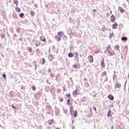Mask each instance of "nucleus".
<instances>
[{
	"mask_svg": "<svg viewBox=\"0 0 129 129\" xmlns=\"http://www.w3.org/2000/svg\"><path fill=\"white\" fill-rule=\"evenodd\" d=\"M106 51H107L108 53L111 56H112V55L114 54V51L112 50V49L111 48V46L110 45H108L107 46Z\"/></svg>",
	"mask_w": 129,
	"mask_h": 129,
	"instance_id": "f257e3e1",
	"label": "nucleus"
},
{
	"mask_svg": "<svg viewBox=\"0 0 129 129\" xmlns=\"http://www.w3.org/2000/svg\"><path fill=\"white\" fill-rule=\"evenodd\" d=\"M68 105H69V106H70V112L71 113V115H73V111H74V108L73 107V106L72 105V104H71V103L69 102V103H67Z\"/></svg>",
	"mask_w": 129,
	"mask_h": 129,
	"instance_id": "f03ea898",
	"label": "nucleus"
},
{
	"mask_svg": "<svg viewBox=\"0 0 129 129\" xmlns=\"http://www.w3.org/2000/svg\"><path fill=\"white\" fill-rule=\"evenodd\" d=\"M101 66L102 68H104L105 67V63H104V58H102V60L101 61Z\"/></svg>",
	"mask_w": 129,
	"mask_h": 129,
	"instance_id": "7ed1b4c3",
	"label": "nucleus"
},
{
	"mask_svg": "<svg viewBox=\"0 0 129 129\" xmlns=\"http://www.w3.org/2000/svg\"><path fill=\"white\" fill-rule=\"evenodd\" d=\"M121 87V84L119 82H117V83L115 85V88L116 89L117 88H120Z\"/></svg>",
	"mask_w": 129,
	"mask_h": 129,
	"instance_id": "20e7f679",
	"label": "nucleus"
},
{
	"mask_svg": "<svg viewBox=\"0 0 129 129\" xmlns=\"http://www.w3.org/2000/svg\"><path fill=\"white\" fill-rule=\"evenodd\" d=\"M117 27H118V24H117V23L115 22L114 24H113L112 29H114L115 30V29H117Z\"/></svg>",
	"mask_w": 129,
	"mask_h": 129,
	"instance_id": "39448f33",
	"label": "nucleus"
},
{
	"mask_svg": "<svg viewBox=\"0 0 129 129\" xmlns=\"http://www.w3.org/2000/svg\"><path fill=\"white\" fill-rule=\"evenodd\" d=\"M110 21L111 23H114L115 21V17H114V15H112L110 17Z\"/></svg>",
	"mask_w": 129,
	"mask_h": 129,
	"instance_id": "423d86ee",
	"label": "nucleus"
},
{
	"mask_svg": "<svg viewBox=\"0 0 129 129\" xmlns=\"http://www.w3.org/2000/svg\"><path fill=\"white\" fill-rule=\"evenodd\" d=\"M88 60L90 63H93V56L92 55H90L88 57Z\"/></svg>",
	"mask_w": 129,
	"mask_h": 129,
	"instance_id": "0eeeda50",
	"label": "nucleus"
},
{
	"mask_svg": "<svg viewBox=\"0 0 129 129\" xmlns=\"http://www.w3.org/2000/svg\"><path fill=\"white\" fill-rule=\"evenodd\" d=\"M40 40H41L42 42H46V38H45V36H40Z\"/></svg>",
	"mask_w": 129,
	"mask_h": 129,
	"instance_id": "6e6552de",
	"label": "nucleus"
},
{
	"mask_svg": "<svg viewBox=\"0 0 129 129\" xmlns=\"http://www.w3.org/2000/svg\"><path fill=\"white\" fill-rule=\"evenodd\" d=\"M54 59V56L52 54H49L48 56V59L49 61H52Z\"/></svg>",
	"mask_w": 129,
	"mask_h": 129,
	"instance_id": "1a4fd4ad",
	"label": "nucleus"
},
{
	"mask_svg": "<svg viewBox=\"0 0 129 129\" xmlns=\"http://www.w3.org/2000/svg\"><path fill=\"white\" fill-rule=\"evenodd\" d=\"M118 9H119L120 12L121 14H123V12H124V9H123L122 7H118Z\"/></svg>",
	"mask_w": 129,
	"mask_h": 129,
	"instance_id": "9d476101",
	"label": "nucleus"
},
{
	"mask_svg": "<svg viewBox=\"0 0 129 129\" xmlns=\"http://www.w3.org/2000/svg\"><path fill=\"white\" fill-rule=\"evenodd\" d=\"M55 38L59 42L61 40V37L59 35H56Z\"/></svg>",
	"mask_w": 129,
	"mask_h": 129,
	"instance_id": "9b49d317",
	"label": "nucleus"
},
{
	"mask_svg": "<svg viewBox=\"0 0 129 129\" xmlns=\"http://www.w3.org/2000/svg\"><path fill=\"white\" fill-rule=\"evenodd\" d=\"M108 98H109L110 100H113V96L110 94L108 96Z\"/></svg>",
	"mask_w": 129,
	"mask_h": 129,
	"instance_id": "f8f14e48",
	"label": "nucleus"
},
{
	"mask_svg": "<svg viewBox=\"0 0 129 129\" xmlns=\"http://www.w3.org/2000/svg\"><path fill=\"white\" fill-rule=\"evenodd\" d=\"M57 35L58 36H59V37H61L62 36H63V31H60L57 33Z\"/></svg>",
	"mask_w": 129,
	"mask_h": 129,
	"instance_id": "ddd939ff",
	"label": "nucleus"
},
{
	"mask_svg": "<svg viewBox=\"0 0 129 129\" xmlns=\"http://www.w3.org/2000/svg\"><path fill=\"white\" fill-rule=\"evenodd\" d=\"M73 95H77L78 94V91H77V90H75L73 92Z\"/></svg>",
	"mask_w": 129,
	"mask_h": 129,
	"instance_id": "4468645a",
	"label": "nucleus"
},
{
	"mask_svg": "<svg viewBox=\"0 0 129 129\" xmlns=\"http://www.w3.org/2000/svg\"><path fill=\"white\" fill-rule=\"evenodd\" d=\"M73 56H74V54L72 52H70L68 54V56L70 57V58H72V57H73Z\"/></svg>",
	"mask_w": 129,
	"mask_h": 129,
	"instance_id": "2eb2a0df",
	"label": "nucleus"
},
{
	"mask_svg": "<svg viewBox=\"0 0 129 129\" xmlns=\"http://www.w3.org/2000/svg\"><path fill=\"white\" fill-rule=\"evenodd\" d=\"M15 10H16V12H17L18 13H20L21 12V9L20 8H19L18 7H16Z\"/></svg>",
	"mask_w": 129,
	"mask_h": 129,
	"instance_id": "dca6fc26",
	"label": "nucleus"
},
{
	"mask_svg": "<svg viewBox=\"0 0 129 129\" xmlns=\"http://www.w3.org/2000/svg\"><path fill=\"white\" fill-rule=\"evenodd\" d=\"M14 4L16 5L17 7H18V5L19 4V2H18V0H14Z\"/></svg>",
	"mask_w": 129,
	"mask_h": 129,
	"instance_id": "f3484780",
	"label": "nucleus"
},
{
	"mask_svg": "<svg viewBox=\"0 0 129 129\" xmlns=\"http://www.w3.org/2000/svg\"><path fill=\"white\" fill-rule=\"evenodd\" d=\"M45 62H46V60H45V58H42V60H41V64L44 65V64H45Z\"/></svg>",
	"mask_w": 129,
	"mask_h": 129,
	"instance_id": "a211bd4d",
	"label": "nucleus"
},
{
	"mask_svg": "<svg viewBox=\"0 0 129 129\" xmlns=\"http://www.w3.org/2000/svg\"><path fill=\"white\" fill-rule=\"evenodd\" d=\"M73 67L75 69H77V68H78V67H79V66L77 63H76V64H74Z\"/></svg>",
	"mask_w": 129,
	"mask_h": 129,
	"instance_id": "6ab92c4d",
	"label": "nucleus"
},
{
	"mask_svg": "<svg viewBox=\"0 0 129 129\" xmlns=\"http://www.w3.org/2000/svg\"><path fill=\"white\" fill-rule=\"evenodd\" d=\"M31 88L33 91H36V86L35 85L32 86Z\"/></svg>",
	"mask_w": 129,
	"mask_h": 129,
	"instance_id": "aec40b11",
	"label": "nucleus"
},
{
	"mask_svg": "<svg viewBox=\"0 0 129 129\" xmlns=\"http://www.w3.org/2000/svg\"><path fill=\"white\" fill-rule=\"evenodd\" d=\"M122 41H127V37H124L121 38Z\"/></svg>",
	"mask_w": 129,
	"mask_h": 129,
	"instance_id": "412c9836",
	"label": "nucleus"
},
{
	"mask_svg": "<svg viewBox=\"0 0 129 129\" xmlns=\"http://www.w3.org/2000/svg\"><path fill=\"white\" fill-rule=\"evenodd\" d=\"M111 113V110H109L107 113V116L108 117H109L110 116V114Z\"/></svg>",
	"mask_w": 129,
	"mask_h": 129,
	"instance_id": "4be33fe9",
	"label": "nucleus"
},
{
	"mask_svg": "<svg viewBox=\"0 0 129 129\" xmlns=\"http://www.w3.org/2000/svg\"><path fill=\"white\" fill-rule=\"evenodd\" d=\"M114 49H115L116 51H117L119 49V46L118 45H115L114 46Z\"/></svg>",
	"mask_w": 129,
	"mask_h": 129,
	"instance_id": "5701e85b",
	"label": "nucleus"
},
{
	"mask_svg": "<svg viewBox=\"0 0 129 129\" xmlns=\"http://www.w3.org/2000/svg\"><path fill=\"white\" fill-rule=\"evenodd\" d=\"M77 116V111H75L74 113V117H76Z\"/></svg>",
	"mask_w": 129,
	"mask_h": 129,
	"instance_id": "b1692460",
	"label": "nucleus"
},
{
	"mask_svg": "<svg viewBox=\"0 0 129 129\" xmlns=\"http://www.w3.org/2000/svg\"><path fill=\"white\" fill-rule=\"evenodd\" d=\"M30 15L31 16H35V12L31 11L30 12Z\"/></svg>",
	"mask_w": 129,
	"mask_h": 129,
	"instance_id": "393cba45",
	"label": "nucleus"
},
{
	"mask_svg": "<svg viewBox=\"0 0 129 129\" xmlns=\"http://www.w3.org/2000/svg\"><path fill=\"white\" fill-rule=\"evenodd\" d=\"M37 42L38 43L35 44V46H36V47H38V46H40V42H39V41H37Z\"/></svg>",
	"mask_w": 129,
	"mask_h": 129,
	"instance_id": "a878e982",
	"label": "nucleus"
},
{
	"mask_svg": "<svg viewBox=\"0 0 129 129\" xmlns=\"http://www.w3.org/2000/svg\"><path fill=\"white\" fill-rule=\"evenodd\" d=\"M66 96L68 97L69 98H71V95L70 94H67Z\"/></svg>",
	"mask_w": 129,
	"mask_h": 129,
	"instance_id": "bb28decb",
	"label": "nucleus"
},
{
	"mask_svg": "<svg viewBox=\"0 0 129 129\" xmlns=\"http://www.w3.org/2000/svg\"><path fill=\"white\" fill-rule=\"evenodd\" d=\"M19 16H20V18H23L24 16V13H20Z\"/></svg>",
	"mask_w": 129,
	"mask_h": 129,
	"instance_id": "cd10ccee",
	"label": "nucleus"
},
{
	"mask_svg": "<svg viewBox=\"0 0 129 129\" xmlns=\"http://www.w3.org/2000/svg\"><path fill=\"white\" fill-rule=\"evenodd\" d=\"M63 99H64V98L63 97L59 98V101H60V102H63Z\"/></svg>",
	"mask_w": 129,
	"mask_h": 129,
	"instance_id": "c85d7f7f",
	"label": "nucleus"
},
{
	"mask_svg": "<svg viewBox=\"0 0 129 129\" xmlns=\"http://www.w3.org/2000/svg\"><path fill=\"white\" fill-rule=\"evenodd\" d=\"M105 75H106V72L105 71V72L102 73V76H105Z\"/></svg>",
	"mask_w": 129,
	"mask_h": 129,
	"instance_id": "c756f323",
	"label": "nucleus"
},
{
	"mask_svg": "<svg viewBox=\"0 0 129 129\" xmlns=\"http://www.w3.org/2000/svg\"><path fill=\"white\" fill-rule=\"evenodd\" d=\"M12 108H13L14 109H17V106H14V105H12L11 106Z\"/></svg>",
	"mask_w": 129,
	"mask_h": 129,
	"instance_id": "7c9ffc66",
	"label": "nucleus"
},
{
	"mask_svg": "<svg viewBox=\"0 0 129 129\" xmlns=\"http://www.w3.org/2000/svg\"><path fill=\"white\" fill-rule=\"evenodd\" d=\"M32 50L33 49H32V48H31L30 47L29 48V52H30V53H31V52H32Z\"/></svg>",
	"mask_w": 129,
	"mask_h": 129,
	"instance_id": "2f4dec72",
	"label": "nucleus"
},
{
	"mask_svg": "<svg viewBox=\"0 0 129 129\" xmlns=\"http://www.w3.org/2000/svg\"><path fill=\"white\" fill-rule=\"evenodd\" d=\"M93 109H94V110L95 111H96L97 110V109H96V107L93 106Z\"/></svg>",
	"mask_w": 129,
	"mask_h": 129,
	"instance_id": "473e14b6",
	"label": "nucleus"
},
{
	"mask_svg": "<svg viewBox=\"0 0 129 129\" xmlns=\"http://www.w3.org/2000/svg\"><path fill=\"white\" fill-rule=\"evenodd\" d=\"M114 34H113V33H111L110 36H109V37L110 38H111V37H112V36H113Z\"/></svg>",
	"mask_w": 129,
	"mask_h": 129,
	"instance_id": "72a5a7b5",
	"label": "nucleus"
},
{
	"mask_svg": "<svg viewBox=\"0 0 129 129\" xmlns=\"http://www.w3.org/2000/svg\"><path fill=\"white\" fill-rule=\"evenodd\" d=\"M76 57H78V52L75 53Z\"/></svg>",
	"mask_w": 129,
	"mask_h": 129,
	"instance_id": "f704fd0d",
	"label": "nucleus"
},
{
	"mask_svg": "<svg viewBox=\"0 0 129 129\" xmlns=\"http://www.w3.org/2000/svg\"><path fill=\"white\" fill-rule=\"evenodd\" d=\"M3 77L4 79H6V75H5V74H3Z\"/></svg>",
	"mask_w": 129,
	"mask_h": 129,
	"instance_id": "c9c22d12",
	"label": "nucleus"
},
{
	"mask_svg": "<svg viewBox=\"0 0 129 129\" xmlns=\"http://www.w3.org/2000/svg\"><path fill=\"white\" fill-rule=\"evenodd\" d=\"M90 112H92V108L91 107L90 108Z\"/></svg>",
	"mask_w": 129,
	"mask_h": 129,
	"instance_id": "e433bc0d",
	"label": "nucleus"
},
{
	"mask_svg": "<svg viewBox=\"0 0 129 129\" xmlns=\"http://www.w3.org/2000/svg\"><path fill=\"white\" fill-rule=\"evenodd\" d=\"M67 102H68V103H69V102H70V99H69L67 101Z\"/></svg>",
	"mask_w": 129,
	"mask_h": 129,
	"instance_id": "4c0bfd02",
	"label": "nucleus"
},
{
	"mask_svg": "<svg viewBox=\"0 0 129 129\" xmlns=\"http://www.w3.org/2000/svg\"><path fill=\"white\" fill-rule=\"evenodd\" d=\"M47 107H48V108H52V107H51V106H47Z\"/></svg>",
	"mask_w": 129,
	"mask_h": 129,
	"instance_id": "58836bf2",
	"label": "nucleus"
},
{
	"mask_svg": "<svg viewBox=\"0 0 129 129\" xmlns=\"http://www.w3.org/2000/svg\"><path fill=\"white\" fill-rule=\"evenodd\" d=\"M72 129H75V126H73L72 127Z\"/></svg>",
	"mask_w": 129,
	"mask_h": 129,
	"instance_id": "ea45409f",
	"label": "nucleus"
},
{
	"mask_svg": "<svg viewBox=\"0 0 129 129\" xmlns=\"http://www.w3.org/2000/svg\"><path fill=\"white\" fill-rule=\"evenodd\" d=\"M50 76H51V77H54V76H53V75H52V74H50Z\"/></svg>",
	"mask_w": 129,
	"mask_h": 129,
	"instance_id": "a19ab883",
	"label": "nucleus"
},
{
	"mask_svg": "<svg viewBox=\"0 0 129 129\" xmlns=\"http://www.w3.org/2000/svg\"><path fill=\"white\" fill-rule=\"evenodd\" d=\"M93 11H94V13H95V12H96V10H95V9H94Z\"/></svg>",
	"mask_w": 129,
	"mask_h": 129,
	"instance_id": "79ce46f5",
	"label": "nucleus"
},
{
	"mask_svg": "<svg viewBox=\"0 0 129 129\" xmlns=\"http://www.w3.org/2000/svg\"><path fill=\"white\" fill-rule=\"evenodd\" d=\"M113 125H112L111 127V129H113Z\"/></svg>",
	"mask_w": 129,
	"mask_h": 129,
	"instance_id": "37998d69",
	"label": "nucleus"
},
{
	"mask_svg": "<svg viewBox=\"0 0 129 129\" xmlns=\"http://www.w3.org/2000/svg\"><path fill=\"white\" fill-rule=\"evenodd\" d=\"M55 129H60L59 127H56Z\"/></svg>",
	"mask_w": 129,
	"mask_h": 129,
	"instance_id": "c03bdc74",
	"label": "nucleus"
},
{
	"mask_svg": "<svg viewBox=\"0 0 129 129\" xmlns=\"http://www.w3.org/2000/svg\"><path fill=\"white\" fill-rule=\"evenodd\" d=\"M128 91L129 92V86H128Z\"/></svg>",
	"mask_w": 129,
	"mask_h": 129,
	"instance_id": "a18cd8bd",
	"label": "nucleus"
},
{
	"mask_svg": "<svg viewBox=\"0 0 129 129\" xmlns=\"http://www.w3.org/2000/svg\"><path fill=\"white\" fill-rule=\"evenodd\" d=\"M35 68H37V65L35 66Z\"/></svg>",
	"mask_w": 129,
	"mask_h": 129,
	"instance_id": "49530a36",
	"label": "nucleus"
},
{
	"mask_svg": "<svg viewBox=\"0 0 129 129\" xmlns=\"http://www.w3.org/2000/svg\"><path fill=\"white\" fill-rule=\"evenodd\" d=\"M39 49H37V51H38Z\"/></svg>",
	"mask_w": 129,
	"mask_h": 129,
	"instance_id": "de8ad7c7",
	"label": "nucleus"
},
{
	"mask_svg": "<svg viewBox=\"0 0 129 129\" xmlns=\"http://www.w3.org/2000/svg\"><path fill=\"white\" fill-rule=\"evenodd\" d=\"M53 119H52V121H53Z\"/></svg>",
	"mask_w": 129,
	"mask_h": 129,
	"instance_id": "09e8293b",
	"label": "nucleus"
}]
</instances>
